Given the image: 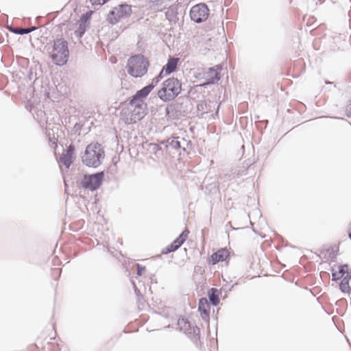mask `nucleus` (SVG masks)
<instances>
[{
  "mask_svg": "<svg viewBox=\"0 0 351 351\" xmlns=\"http://www.w3.org/2000/svg\"><path fill=\"white\" fill-rule=\"evenodd\" d=\"M228 252L225 249H221L211 256V260L213 264L219 261H223L228 256Z\"/></svg>",
  "mask_w": 351,
  "mask_h": 351,
  "instance_id": "2eb2a0df",
  "label": "nucleus"
},
{
  "mask_svg": "<svg viewBox=\"0 0 351 351\" xmlns=\"http://www.w3.org/2000/svg\"><path fill=\"white\" fill-rule=\"evenodd\" d=\"M181 90L180 82L177 78L171 77L163 82L162 87L158 92V96L163 101H170L180 93Z\"/></svg>",
  "mask_w": 351,
  "mask_h": 351,
  "instance_id": "39448f33",
  "label": "nucleus"
},
{
  "mask_svg": "<svg viewBox=\"0 0 351 351\" xmlns=\"http://www.w3.org/2000/svg\"><path fill=\"white\" fill-rule=\"evenodd\" d=\"M147 104L145 101L132 99L121 112L122 120L127 124H132L141 120L146 114Z\"/></svg>",
  "mask_w": 351,
  "mask_h": 351,
  "instance_id": "f257e3e1",
  "label": "nucleus"
},
{
  "mask_svg": "<svg viewBox=\"0 0 351 351\" xmlns=\"http://www.w3.org/2000/svg\"><path fill=\"white\" fill-rule=\"evenodd\" d=\"M349 237L351 239V232L349 233Z\"/></svg>",
  "mask_w": 351,
  "mask_h": 351,
  "instance_id": "c9c22d12",
  "label": "nucleus"
},
{
  "mask_svg": "<svg viewBox=\"0 0 351 351\" xmlns=\"http://www.w3.org/2000/svg\"><path fill=\"white\" fill-rule=\"evenodd\" d=\"M234 174H235L236 178H239L242 176H245L247 174V169L244 167L242 168V169H239L236 171Z\"/></svg>",
  "mask_w": 351,
  "mask_h": 351,
  "instance_id": "bb28decb",
  "label": "nucleus"
},
{
  "mask_svg": "<svg viewBox=\"0 0 351 351\" xmlns=\"http://www.w3.org/2000/svg\"><path fill=\"white\" fill-rule=\"evenodd\" d=\"M87 25H85L84 23H80V26L78 29L75 31V34L78 37H82V35L84 34L86 31V27Z\"/></svg>",
  "mask_w": 351,
  "mask_h": 351,
  "instance_id": "5701e85b",
  "label": "nucleus"
},
{
  "mask_svg": "<svg viewBox=\"0 0 351 351\" xmlns=\"http://www.w3.org/2000/svg\"><path fill=\"white\" fill-rule=\"evenodd\" d=\"M90 3L93 5H101L106 2H108L109 0H90Z\"/></svg>",
  "mask_w": 351,
  "mask_h": 351,
  "instance_id": "cd10ccee",
  "label": "nucleus"
},
{
  "mask_svg": "<svg viewBox=\"0 0 351 351\" xmlns=\"http://www.w3.org/2000/svg\"><path fill=\"white\" fill-rule=\"evenodd\" d=\"M186 145H188L187 141L184 138H180L179 136H172L167 140V147L174 149H178L180 148L185 149L184 146Z\"/></svg>",
  "mask_w": 351,
  "mask_h": 351,
  "instance_id": "9b49d317",
  "label": "nucleus"
},
{
  "mask_svg": "<svg viewBox=\"0 0 351 351\" xmlns=\"http://www.w3.org/2000/svg\"><path fill=\"white\" fill-rule=\"evenodd\" d=\"M189 234V231L188 230H184L180 236L169 245H168L165 249L162 250V252L163 254H168L178 250L186 240Z\"/></svg>",
  "mask_w": 351,
  "mask_h": 351,
  "instance_id": "9d476101",
  "label": "nucleus"
},
{
  "mask_svg": "<svg viewBox=\"0 0 351 351\" xmlns=\"http://www.w3.org/2000/svg\"><path fill=\"white\" fill-rule=\"evenodd\" d=\"M104 178V173L103 171L91 175H84L81 178L80 184L84 189L94 191L100 186Z\"/></svg>",
  "mask_w": 351,
  "mask_h": 351,
  "instance_id": "0eeeda50",
  "label": "nucleus"
},
{
  "mask_svg": "<svg viewBox=\"0 0 351 351\" xmlns=\"http://www.w3.org/2000/svg\"><path fill=\"white\" fill-rule=\"evenodd\" d=\"M104 157L105 152L102 145L98 143H90L86 147L82 161L87 167L97 168L101 164Z\"/></svg>",
  "mask_w": 351,
  "mask_h": 351,
  "instance_id": "f03ea898",
  "label": "nucleus"
},
{
  "mask_svg": "<svg viewBox=\"0 0 351 351\" xmlns=\"http://www.w3.org/2000/svg\"><path fill=\"white\" fill-rule=\"evenodd\" d=\"M36 29V27L32 26V27H28V28H25V27L14 28L12 29V32L16 34L23 35V34H29Z\"/></svg>",
  "mask_w": 351,
  "mask_h": 351,
  "instance_id": "aec40b11",
  "label": "nucleus"
},
{
  "mask_svg": "<svg viewBox=\"0 0 351 351\" xmlns=\"http://www.w3.org/2000/svg\"><path fill=\"white\" fill-rule=\"evenodd\" d=\"M136 267H137V275L138 276H141L142 275V271H144L145 268L144 267H142L139 264H137Z\"/></svg>",
  "mask_w": 351,
  "mask_h": 351,
  "instance_id": "c85d7f7f",
  "label": "nucleus"
},
{
  "mask_svg": "<svg viewBox=\"0 0 351 351\" xmlns=\"http://www.w3.org/2000/svg\"><path fill=\"white\" fill-rule=\"evenodd\" d=\"M332 280H338L342 278L340 284L339 289L344 293H351V269L347 264L334 265L331 270Z\"/></svg>",
  "mask_w": 351,
  "mask_h": 351,
  "instance_id": "20e7f679",
  "label": "nucleus"
},
{
  "mask_svg": "<svg viewBox=\"0 0 351 351\" xmlns=\"http://www.w3.org/2000/svg\"><path fill=\"white\" fill-rule=\"evenodd\" d=\"M150 1L154 5L160 6L164 0H150Z\"/></svg>",
  "mask_w": 351,
  "mask_h": 351,
  "instance_id": "c756f323",
  "label": "nucleus"
},
{
  "mask_svg": "<svg viewBox=\"0 0 351 351\" xmlns=\"http://www.w3.org/2000/svg\"><path fill=\"white\" fill-rule=\"evenodd\" d=\"M163 70H162L160 73L158 74V75L156 77H154L153 80H152V82L150 84H154V86L158 83V82L160 80H161L163 77Z\"/></svg>",
  "mask_w": 351,
  "mask_h": 351,
  "instance_id": "a878e982",
  "label": "nucleus"
},
{
  "mask_svg": "<svg viewBox=\"0 0 351 351\" xmlns=\"http://www.w3.org/2000/svg\"><path fill=\"white\" fill-rule=\"evenodd\" d=\"M49 141L52 145H54L56 147L57 146L58 139L55 136H53L52 138L49 137Z\"/></svg>",
  "mask_w": 351,
  "mask_h": 351,
  "instance_id": "7c9ffc66",
  "label": "nucleus"
},
{
  "mask_svg": "<svg viewBox=\"0 0 351 351\" xmlns=\"http://www.w3.org/2000/svg\"><path fill=\"white\" fill-rule=\"evenodd\" d=\"M50 57L54 64L59 66L65 64L68 60L69 51L66 40L57 38L53 40L51 49H48Z\"/></svg>",
  "mask_w": 351,
  "mask_h": 351,
  "instance_id": "7ed1b4c3",
  "label": "nucleus"
},
{
  "mask_svg": "<svg viewBox=\"0 0 351 351\" xmlns=\"http://www.w3.org/2000/svg\"><path fill=\"white\" fill-rule=\"evenodd\" d=\"M132 13L131 6L128 4H121L115 7L108 15V21L111 24H115L121 19L128 18Z\"/></svg>",
  "mask_w": 351,
  "mask_h": 351,
  "instance_id": "6e6552de",
  "label": "nucleus"
},
{
  "mask_svg": "<svg viewBox=\"0 0 351 351\" xmlns=\"http://www.w3.org/2000/svg\"><path fill=\"white\" fill-rule=\"evenodd\" d=\"M208 298L213 306H217L219 303V299L217 294V290L212 288L208 291Z\"/></svg>",
  "mask_w": 351,
  "mask_h": 351,
  "instance_id": "a211bd4d",
  "label": "nucleus"
},
{
  "mask_svg": "<svg viewBox=\"0 0 351 351\" xmlns=\"http://www.w3.org/2000/svg\"><path fill=\"white\" fill-rule=\"evenodd\" d=\"M46 130H47V131H46V134H47V135L48 136H49L50 134H49V132L48 129L47 128V129H46Z\"/></svg>",
  "mask_w": 351,
  "mask_h": 351,
  "instance_id": "72a5a7b5",
  "label": "nucleus"
},
{
  "mask_svg": "<svg viewBox=\"0 0 351 351\" xmlns=\"http://www.w3.org/2000/svg\"><path fill=\"white\" fill-rule=\"evenodd\" d=\"M91 13H92V12H90L86 13L85 14H83L80 18V23H84L85 25H86L87 22L88 21V20L90 18Z\"/></svg>",
  "mask_w": 351,
  "mask_h": 351,
  "instance_id": "393cba45",
  "label": "nucleus"
},
{
  "mask_svg": "<svg viewBox=\"0 0 351 351\" xmlns=\"http://www.w3.org/2000/svg\"><path fill=\"white\" fill-rule=\"evenodd\" d=\"M198 330L199 329H198L197 328H193V332H195V330Z\"/></svg>",
  "mask_w": 351,
  "mask_h": 351,
  "instance_id": "f704fd0d",
  "label": "nucleus"
},
{
  "mask_svg": "<svg viewBox=\"0 0 351 351\" xmlns=\"http://www.w3.org/2000/svg\"><path fill=\"white\" fill-rule=\"evenodd\" d=\"M214 69L219 73L222 69V66L221 65H217Z\"/></svg>",
  "mask_w": 351,
  "mask_h": 351,
  "instance_id": "2f4dec72",
  "label": "nucleus"
},
{
  "mask_svg": "<svg viewBox=\"0 0 351 351\" xmlns=\"http://www.w3.org/2000/svg\"><path fill=\"white\" fill-rule=\"evenodd\" d=\"M178 60L179 59L178 58H170L162 70L165 71L166 74L173 73L177 68Z\"/></svg>",
  "mask_w": 351,
  "mask_h": 351,
  "instance_id": "dca6fc26",
  "label": "nucleus"
},
{
  "mask_svg": "<svg viewBox=\"0 0 351 351\" xmlns=\"http://www.w3.org/2000/svg\"><path fill=\"white\" fill-rule=\"evenodd\" d=\"M58 162L60 166L61 165H63L66 167V169H69L73 163V158H71L70 156H68L62 154V156L60 158Z\"/></svg>",
  "mask_w": 351,
  "mask_h": 351,
  "instance_id": "6ab92c4d",
  "label": "nucleus"
},
{
  "mask_svg": "<svg viewBox=\"0 0 351 351\" xmlns=\"http://www.w3.org/2000/svg\"><path fill=\"white\" fill-rule=\"evenodd\" d=\"M198 310L203 319L207 320L209 318L210 306L206 298H202L199 300Z\"/></svg>",
  "mask_w": 351,
  "mask_h": 351,
  "instance_id": "f8f14e48",
  "label": "nucleus"
},
{
  "mask_svg": "<svg viewBox=\"0 0 351 351\" xmlns=\"http://www.w3.org/2000/svg\"><path fill=\"white\" fill-rule=\"evenodd\" d=\"M206 84H215L220 80L219 73L214 68H210L206 73Z\"/></svg>",
  "mask_w": 351,
  "mask_h": 351,
  "instance_id": "4468645a",
  "label": "nucleus"
},
{
  "mask_svg": "<svg viewBox=\"0 0 351 351\" xmlns=\"http://www.w3.org/2000/svg\"><path fill=\"white\" fill-rule=\"evenodd\" d=\"M209 9L205 3H198L193 5L190 10V17L195 23L205 21L209 16Z\"/></svg>",
  "mask_w": 351,
  "mask_h": 351,
  "instance_id": "1a4fd4ad",
  "label": "nucleus"
},
{
  "mask_svg": "<svg viewBox=\"0 0 351 351\" xmlns=\"http://www.w3.org/2000/svg\"><path fill=\"white\" fill-rule=\"evenodd\" d=\"M165 16L166 18L170 21L174 20L176 17V8L173 6L169 7L165 12Z\"/></svg>",
  "mask_w": 351,
  "mask_h": 351,
  "instance_id": "412c9836",
  "label": "nucleus"
},
{
  "mask_svg": "<svg viewBox=\"0 0 351 351\" xmlns=\"http://www.w3.org/2000/svg\"><path fill=\"white\" fill-rule=\"evenodd\" d=\"M154 88V84H149L142 89L138 90L132 99H136V101H144L143 98L146 97Z\"/></svg>",
  "mask_w": 351,
  "mask_h": 351,
  "instance_id": "ddd939ff",
  "label": "nucleus"
},
{
  "mask_svg": "<svg viewBox=\"0 0 351 351\" xmlns=\"http://www.w3.org/2000/svg\"><path fill=\"white\" fill-rule=\"evenodd\" d=\"M133 285H134L135 293L136 295H138V293L140 292V291L136 288V285L134 282H133Z\"/></svg>",
  "mask_w": 351,
  "mask_h": 351,
  "instance_id": "473e14b6",
  "label": "nucleus"
},
{
  "mask_svg": "<svg viewBox=\"0 0 351 351\" xmlns=\"http://www.w3.org/2000/svg\"><path fill=\"white\" fill-rule=\"evenodd\" d=\"M178 326L180 328V330L183 331L186 334L191 333V326L189 322L184 318H180L178 320Z\"/></svg>",
  "mask_w": 351,
  "mask_h": 351,
  "instance_id": "f3484780",
  "label": "nucleus"
},
{
  "mask_svg": "<svg viewBox=\"0 0 351 351\" xmlns=\"http://www.w3.org/2000/svg\"><path fill=\"white\" fill-rule=\"evenodd\" d=\"M74 154H75V147L73 145H70L68 147L66 152L64 153V154H65L68 156H70L72 158H73Z\"/></svg>",
  "mask_w": 351,
  "mask_h": 351,
  "instance_id": "b1692460",
  "label": "nucleus"
},
{
  "mask_svg": "<svg viewBox=\"0 0 351 351\" xmlns=\"http://www.w3.org/2000/svg\"><path fill=\"white\" fill-rule=\"evenodd\" d=\"M149 66L148 61L142 55L132 56L127 64L128 73L134 77H141L144 75Z\"/></svg>",
  "mask_w": 351,
  "mask_h": 351,
  "instance_id": "423d86ee",
  "label": "nucleus"
},
{
  "mask_svg": "<svg viewBox=\"0 0 351 351\" xmlns=\"http://www.w3.org/2000/svg\"><path fill=\"white\" fill-rule=\"evenodd\" d=\"M149 150L156 156L162 154L161 147L156 143H150L149 145Z\"/></svg>",
  "mask_w": 351,
  "mask_h": 351,
  "instance_id": "4be33fe9",
  "label": "nucleus"
}]
</instances>
